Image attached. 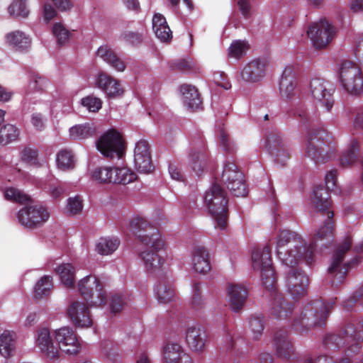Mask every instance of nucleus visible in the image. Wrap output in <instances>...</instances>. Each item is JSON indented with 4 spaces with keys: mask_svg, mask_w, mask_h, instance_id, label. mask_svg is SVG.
Returning a JSON list of instances; mask_svg holds the SVG:
<instances>
[{
    "mask_svg": "<svg viewBox=\"0 0 363 363\" xmlns=\"http://www.w3.org/2000/svg\"><path fill=\"white\" fill-rule=\"evenodd\" d=\"M312 203L317 212L327 218L324 225L314 233L308 247L302 237L294 231L281 230L277 238V257L283 264L291 267L287 274L286 286L294 298L304 296L309 283L306 273L294 267L301 260H304L308 265L312 264L317 242L323 241L321 245L327 247L334 237V212L331 209L329 193L323 186L314 187Z\"/></svg>",
    "mask_w": 363,
    "mask_h": 363,
    "instance_id": "1",
    "label": "nucleus"
},
{
    "mask_svg": "<svg viewBox=\"0 0 363 363\" xmlns=\"http://www.w3.org/2000/svg\"><path fill=\"white\" fill-rule=\"evenodd\" d=\"M252 261L253 268L261 272L264 287L271 293L270 315L279 320L288 318L292 314L294 306L276 288L277 278L272 265L271 247L267 245L262 249L255 248L252 252Z\"/></svg>",
    "mask_w": 363,
    "mask_h": 363,
    "instance_id": "2",
    "label": "nucleus"
},
{
    "mask_svg": "<svg viewBox=\"0 0 363 363\" xmlns=\"http://www.w3.org/2000/svg\"><path fill=\"white\" fill-rule=\"evenodd\" d=\"M130 230L135 234L139 242L145 245H151V250H144L139 254L148 272L159 269L164 263V259L158 255V251L163 249L164 242L158 230L141 217L132 219Z\"/></svg>",
    "mask_w": 363,
    "mask_h": 363,
    "instance_id": "3",
    "label": "nucleus"
},
{
    "mask_svg": "<svg viewBox=\"0 0 363 363\" xmlns=\"http://www.w3.org/2000/svg\"><path fill=\"white\" fill-rule=\"evenodd\" d=\"M336 300L337 298L325 303L322 298H316L307 303L294 318L292 327L297 332L302 333L315 326H325Z\"/></svg>",
    "mask_w": 363,
    "mask_h": 363,
    "instance_id": "4",
    "label": "nucleus"
},
{
    "mask_svg": "<svg viewBox=\"0 0 363 363\" xmlns=\"http://www.w3.org/2000/svg\"><path fill=\"white\" fill-rule=\"evenodd\" d=\"M352 243V238L347 236L334 251L326 277L327 284L332 287L336 288L342 284L350 267L359 262V257H356L351 262L342 264L345 255L351 249Z\"/></svg>",
    "mask_w": 363,
    "mask_h": 363,
    "instance_id": "5",
    "label": "nucleus"
},
{
    "mask_svg": "<svg viewBox=\"0 0 363 363\" xmlns=\"http://www.w3.org/2000/svg\"><path fill=\"white\" fill-rule=\"evenodd\" d=\"M204 201L209 213L216 220V227L220 230L225 229L228 218V199L226 191L218 183L217 179L211 189L206 192Z\"/></svg>",
    "mask_w": 363,
    "mask_h": 363,
    "instance_id": "6",
    "label": "nucleus"
},
{
    "mask_svg": "<svg viewBox=\"0 0 363 363\" xmlns=\"http://www.w3.org/2000/svg\"><path fill=\"white\" fill-rule=\"evenodd\" d=\"M362 341L363 335L360 334V331L357 330L353 323H350L337 332L325 334L322 343L325 350L335 351Z\"/></svg>",
    "mask_w": 363,
    "mask_h": 363,
    "instance_id": "7",
    "label": "nucleus"
},
{
    "mask_svg": "<svg viewBox=\"0 0 363 363\" xmlns=\"http://www.w3.org/2000/svg\"><path fill=\"white\" fill-rule=\"evenodd\" d=\"M326 137L323 130H313L308 135L306 153L316 164L326 163L333 152L332 143H328Z\"/></svg>",
    "mask_w": 363,
    "mask_h": 363,
    "instance_id": "8",
    "label": "nucleus"
},
{
    "mask_svg": "<svg viewBox=\"0 0 363 363\" xmlns=\"http://www.w3.org/2000/svg\"><path fill=\"white\" fill-rule=\"evenodd\" d=\"M78 289L91 306H100L107 303L106 292L101 281L94 276H86L78 283Z\"/></svg>",
    "mask_w": 363,
    "mask_h": 363,
    "instance_id": "9",
    "label": "nucleus"
},
{
    "mask_svg": "<svg viewBox=\"0 0 363 363\" xmlns=\"http://www.w3.org/2000/svg\"><path fill=\"white\" fill-rule=\"evenodd\" d=\"M341 84L347 92L359 95L363 92V73L354 62L345 60L340 69Z\"/></svg>",
    "mask_w": 363,
    "mask_h": 363,
    "instance_id": "10",
    "label": "nucleus"
},
{
    "mask_svg": "<svg viewBox=\"0 0 363 363\" xmlns=\"http://www.w3.org/2000/svg\"><path fill=\"white\" fill-rule=\"evenodd\" d=\"M221 179L235 196L245 197L248 194L245 176L234 162L230 160L225 162Z\"/></svg>",
    "mask_w": 363,
    "mask_h": 363,
    "instance_id": "11",
    "label": "nucleus"
},
{
    "mask_svg": "<svg viewBox=\"0 0 363 363\" xmlns=\"http://www.w3.org/2000/svg\"><path fill=\"white\" fill-rule=\"evenodd\" d=\"M96 147L106 157L120 159L124 154L125 143L121 135L111 129L99 139Z\"/></svg>",
    "mask_w": 363,
    "mask_h": 363,
    "instance_id": "12",
    "label": "nucleus"
},
{
    "mask_svg": "<svg viewBox=\"0 0 363 363\" xmlns=\"http://www.w3.org/2000/svg\"><path fill=\"white\" fill-rule=\"evenodd\" d=\"M50 216L48 210L40 206H26L18 213V222L26 228L33 229L40 227Z\"/></svg>",
    "mask_w": 363,
    "mask_h": 363,
    "instance_id": "13",
    "label": "nucleus"
},
{
    "mask_svg": "<svg viewBox=\"0 0 363 363\" xmlns=\"http://www.w3.org/2000/svg\"><path fill=\"white\" fill-rule=\"evenodd\" d=\"M335 34V28L325 19L313 23L307 30L308 37L318 49L325 48L333 40Z\"/></svg>",
    "mask_w": 363,
    "mask_h": 363,
    "instance_id": "14",
    "label": "nucleus"
},
{
    "mask_svg": "<svg viewBox=\"0 0 363 363\" xmlns=\"http://www.w3.org/2000/svg\"><path fill=\"white\" fill-rule=\"evenodd\" d=\"M266 147L274 162L281 166L286 164L290 159V150L281 133L273 131L266 138Z\"/></svg>",
    "mask_w": 363,
    "mask_h": 363,
    "instance_id": "15",
    "label": "nucleus"
},
{
    "mask_svg": "<svg viewBox=\"0 0 363 363\" xmlns=\"http://www.w3.org/2000/svg\"><path fill=\"white\" fill-rule=\"evenodd\" d=\"M329 84L321 78H313L309 84L310 93L312 97L330 112L334 105V89L328 87Z\"/></svg>",
    "mask_w": 363,
    "mask_h": 363,
    "instance_id": "16",
    "label": "nucleus"
},
{
    "mask_svg": "<svg viewBox=\"0 0 363 363\" xmlns=\"http://www.w3.org/2000/svg\"><path fill=\"white\" fill-rule=\"evenodd\" d=\"M55 340L58 349L69 354H76L81 349V345L75 332L69 327H63L55 330Z\"/></svg>",
    "mask_w": 363,
    "mask_h": 363,
    "instance_id": "17",
    "label": "nucleus"
},
{
    "mask_svg": "<svg viewBox=\"0 0 363 363\" xmlns=\"http://www.w3.org/2000/svg\"><path fill=\"white\" fill-rule=\"evenodd\" d=\"M134 163L138 172L149 174L154 169L149 143L145 140H139L134 150Z\"/></svg>",
    "mask_w": 363,
    "mask_h": 363,
    "instance_id": "18",
    "label": "nucleus"
},
{
    "mask_svg": "<svg viewBox=\"0 0 363 363\" xmlns=\"http://www.w3.org/2000/svg\"><path fill=\"white\" fill-rule=\"evenodd\" d=\"M279 91L283 97L289 100L301 97V91L297 86L296 74L292 67H286L283 71L279 82Z\"/></svg>",
    "mask_w": 363,
    "mask_h": 363,
    "instance_id": "19",
    "label": "nucleus"
},
{
    "mask_svg": "<svg viewBox=\"0 0 363 363\" xmlns=\"http://www.w3.org/2000/svg\"><path fill=\"white\" fill-rule=\"evenodd\" d=\"M67 315L77 327L88 328L92 325L90 311L86 303L73 301L67 308Z\"/></svg>",
    "mask_w": 363,
    "mask_h": 363,
    "instance_id": "20",
    "label": "nucleus"
},
{
    "mask_svg": "<svg viewBox=\"0 0 363 363\" xmlns=\"http://www.w3.org/2000/svg\"><path fill=\"white\" fill-rule=\"evenodd\" d=\"M273 344L278 357L287 362L291 361L295 350L286 330L280 329L275 333Z\"/></svg>",
    "mask_w": 363,
    "mask_h": 363,
    "instance_id": "21",
    "label": "nucleus"
},
{
    "mask_svg": "<svg viewBox=\"0 0 363 363\" xmlns=\"http://www.w3.org/2000/svg\"><path fill=\"white\" fill-rule=\"evenodd\" d=\"M248 297L247 289L238 284H230L227 288V298L230 308L240 313L244 308Z\"/></svg>",
    "mask_w": 363,
    "mask_h": 363,
    "instance_id": "22",
    "label": "nucleus"
},
{
    "mask_svg": "<svg viewBox=\"0 0 363 363\" xmlns=\"http://www.w3.org/2000/svg\"><path fill=\"white\" fill-rule=\"evenodd\" d=\"M207 333L201 326L188 327L186 331V342L190 350L197 352L204 350L207 342Z\"/></svg>",
    "mask_w": 363,
    "mask_h": 363,
    "instance_id": "23",
    "label": "nucleus"
},
{
    "mask_svg": "<svg viewBox=\"0 0 363 363\" xmlns=\"http://www.w3.org/2000/svg\"><path fill=\"white\" fill-rule=\"evenodd\" d=\"M36 345L48 358L52 359L58 358V347L54 344L48 328H43L38 330Z\"/></svg>",
    "mask_w": 363,
    "mask_h": 363,
    "instance_id": "24",
    "label": "nucleus"
},
{
    "mask_svg": "<svg viewBox=\"0 0 363 363\" xmlns=\"http://www.w3.org/2000/svg\"><path fill=\"white\" fill-rule=\"evenodd\" d=\"M266 63L259 59L253 60L246 65L240 72V77L245 82H257L265 75Z\"/></svg>",
    "mask_w": 363,
    "mask_h": 363,
    "instance_id": "25",
    "label": "nucleus"
},
{
    "mask_svg": "<svg viewBox=\"0 0 363 363\" xmlns=\"http://www.w3.org/2000/svg\"><path fill=\"white\" fill-rule=\"evenodd\" d=\"M96 84L108 97L120 96L123 93V89L118 80L110 74L101 72L96 77Z\"/></svg>",
    "mask_w": 363,
    "mask_h": 363,
    "instance_id": "26",
    "label": "nucleus"
},
{
    "mask_svg": "<svg viewBox=\"0 0 363 363\" xmlns=\"http://www.w3.org/2000/svg\"><path fill=\"white\" fill-rule=\"evenodd\" d=\"M96 55L116 71L123 72L125 69L124 61L109 46L106 45L100 46Z\"/></svg>",
    "mask_w": 363,
    "mask_h": 363,
    "instance_id": "27",
    "label": "nucleus"
},
{
    "mask_svg": "<svg viewBox=\"0 0 363 363\" xmlns=\"http://www.w3.org/2000/svg\"><path fill=\"white\" fill-rule=\"evenodd\" d=\"M193 265L194 269L201 274H205L211 269L209 253L203 246H196L193 252Z\"/></svg>",
    "mask_w": 363,
    "mask_h": 363,
    "instance_id": "28",
    "label": "nucleus"
},
{
    "mask_svg": "<svg viewBox=\"0 0 363 363\" xmlns=\"http://www.w3.org/2000/svg\"><path fill=\"white\" fill-rule=\"evenodd\" d=\"M180 91L184 96V103L188 108L194 111L200 107L202 101L199 91L195 86L184 84L181 85Z\"/></svg>",
    "mask_w": 363,
    "mask_h": 363,
    "instance_id": "29",
    "label": "nucleus"
},
{
    "mask_svg": "<svg viewBox=\"0 0 363 363\" xmlns=\"http://www.w3.org/2000/svg\"><path fill=\"white\" fill-rule=\"evenodd\" d=\"M152 28L156 36L162 42H169L172 38V31L166 18L160 13H156L152 18Z\"/></svg>",
    "mask_w": 363,
    "mask_h": 363,
    "instance_id": "30",
    "label": "nucleus"
},
{
    "mask_svg": "<svg viewBox=\"0 0 363 363\" xmlns=\"http://www.w3.org/2000/svg\"><path fill=\"white\" fill-rule=\"evenodd\" d=\"M96 135V128L94 123H86L76 125L69 128V135L73 140H84Z\"/></svg>",
    "mask_w": 363,
    "mask_h": 363,
    "instance_id": "31",
    "label": "nucleus"
},
{
    "mask_svg": "<svg viewBox=\"0 0 363 363\" xmlns=\"http://www.w3.org/2000/svg\"><path fill=\"white\" fill-rule=\"evenodd\" d=\"M360 144L356 139H353L347 150L342 152L340 157V164L343 167H350L354 164L359 159Z\"/></svg>",
    "mask_w": 363,
    "mask_h": 363,
    "instance_id": "32",
    "label": "nucleus"
},
{
    "mask_svg": "<svg viewBox=\"0 0 363 363\" xmlns=\"http://www.w3.org/2000/svg\"><path fill=\"white\" fill-rule=\"evenodd\" d=\"M185 352L182 347L174 342H167L163 347L162 354L164 363H175Z\"/></svg>",
    "mask_w": 363,
    "mask_h": 363,
    "instance_id": "33",
    "label": "nucleus"
},
{
    "mask_svg": "<svg viewBox=\"0 0 363 363\" xmlns=\"http://www.w3.org/2000/svg\"><path fill=\"white\" fill-rule=\"evenodd\" d=\"M6 39L8 43L17 50H27L31 43L30 38L19 30L9 33Z\"/></svg>",
    "mask_w": 363,
    "mask_h": 363,
    "instance_id": "34",
    "label": "nucleus"
},
{
    "mask_svg": "<svg viewBox=\"0 0 363 363\" xmlns=\"http://www.w3.org/2000/svg\"><path fill=\"white\" fill-rule=\"evenodd\" d=\"M62 283L67 288H72L75 284V269L70 264H62L56 269Z\"/></svg>",
    "mask_w": 363,
    "mask_h": 363,
    "instance_id": "35",
    "label": "nucleus"
},
{
    "mask_svg": "<svg viewBox=\"0 0 363 363\" xmlns=\"http://www.w3.org/2000/svg\"><path fill=\"white\" fill-rule=\"evenodd\" d=\"M52 286V277L48 275L43 276L35 284L34 289L35 298L40 299L49 296Z\"/></svg>",
    "mask_w": 363,
    "mask_h": 363,
    "instance_id": "36",
    "label": "nucleus"
},
{
    "mask_svg": "<svg viewBox=\"0 0 363 363\" xmlns=\"http://www.w3.org/2000/svg\"><path fill=\"white\" fill-rule=\"evenodd\" d=\"M120 245V240L117 238H101L96 245L97 252L102 255L112 254Z\"/></svg>",
    "mask_w": 363,
    "mask_h": 363,
    "instance_id": "37",
    "label": "nucleus"
},
{
    "mask_svg": "<svg viewBox=\"0 0 363 363\" xmlns=\"http://www.w3.org/2000/svg\"><path fill=\"white\" fill-rule=\"evenodd\" d=\"M113 174L114 167H100L92 172L91 178L99 183H113Z\"/></svg>",
    "mask_w": 363,
    "mask_h": 363,
    "instance_id": "38",
    "label": "nucleus"
},
{
    "mask_svg": "<svg viewBox=\"0 0 363 363\" xmlns=\"http://www.w3.org/2000/svg\"><path fill=\"white\" fill-rule=\"evenodd\" d=\"M155 294L158 301L162 303H165L173 299L174 296V289L171 285L163 281L157 285Z\"/></svg>",
    "mask_w": 363,
    "mask_h": 363,
    "instance_id": "39",
    "label": "nucleus"
},
{
    "mask_svg": "<svg viewBox=\"0 0 363 363\" xmlns=\"http://www.w3.org/2000/svg\"><path fill=\"white\" fill-rule=\"evenodd\" d=\"M219 145L223 151L228 155H233L236 152V146L227 131L221 128L218 133Z\"/></svg>",
    "mask_w": 363,
    "mask_h": 363,
    "instance_id": "40",
    "label": "nucleus"
},
{
    "mask_svg": "<svg viewBox=\"0 0 363 363\" xmlns=\"http://www.w3.org/2000/svg\"><path fill=\"white\" fill-rule=\"evenodd\" d=\"M113 183L127 184L136 179L135 174L127 167H114Z\"/></svg>",
    "mask_w": 363,
    "mask_h": 363,
    "instance_id": "41",
    "label": "nucleus"
},
{
    "mask_svg": "<svg viewBox=\"0 0 363 363\" xmlns=\"http://www.w3.org/2000/svg\"><path fill=\"white\" fill-rule=\"evenodd\" d=\"M18 128L11 124H6L0 129V143L6 145L14 140L18 137Z\"/></svg>",
    "mask_w": 363,
    "mask_h": 363,
    "instance_id": "42",
    "label": "nucleus"
},
{
    "mask_svg": "<svg viewBox=\"0 0 363 363\" xmlns=\"http://www.w3.org/2000/svg\"><path fill=\"white\" fill-rule=\"evenodd\" d=\"M57 164L60 169L66 170L74 167V157L72 151L62 150L57 155Z\"/></svg>",
    "mask_w": 363,
    "mask_h": 363,
    "instance_id": "43",
    "label": "nucleus"
},
{
    "mask_svg": "<svg viewBox=\"0 0 363 363\" xmlns=\"http://www.w3.org/2000/svg\"><path fill=\"white\" fill-rule=\"evenodd\" d=\"M14 349V340L12 334L4 331L0 336V353L4 357H9Z\"/></svg>",
    "mask_w": 363,
    "mask_h": 363,
    "instance_id": "44",
    "label": "nucleus"
},
{
    "mask_svg": "<svg viewBox=\"0 0 363 363\" xmlns=\"http://www.w3.org/2000/svg\"><path fill=\"white\" fill-rule=\"evenodd\" d=\"M192 169L197 175H201L206 167L207 156L203 152H191L190 154Z\"/></svg>",
    "mask_w": 363,
    "mask_h": 363,
    "instance_id": "45",
    "label": "nucleus"
},
{
    "mask_svg": "<svg viewBox=\"0 0 363 363\" xmlns=\"http://www.w3.org/2000/svg\"><path fill=\"white\" fill-rule=\"evenodd\" d=\"M170 67L173 70L182 72H195L196 66L195 62L191 60L179 59L170 62Z\"/></svg>",
    "mask_w": 363,
    "mask_h": 363,
    "instance_id": "46",
    "label": "nucleus"
},
{
    "mask_svg": "<svg viewBox=\"0 0 363 363\" xmlns=\"http://www.w3.org/2000/svg\"><path fill=\"white\" fill-rule=\"evenodd\" d=\"M27 0H13V3L9 7V12L11 16H21L26 18L29 13L26 7Z\"/></svg>",
    "mask_w": 363,
    "mask_h": 363,
    "instance_id": "47",
    "label": "nucleus"
},
{
    "mask_svg": "<svg viewBox=\"0 0 363 363\" xmlns=\"http://www.w3.org/2000/svg\"><path fill=\"white\" fill-rule=\"evenodd\" d=\"M249 326L253 334L252 338L258 340L264 328V320L262 317L252 316L249 319Z\"/></svg>",
    "mask_w": 363,
    "mask_h": 363,
    "instance_id": "48",
    "label": "nucleus"
},
{
    "mask_svg": "<svg viewBox=\"0 0 363 363\" xmlns=\"http://www.w3.org/2000/svg\"><path fill=\"white\" fill-rule=\"evenodd\" d=\"M4 196L7 200L24 203L30 201V197L15 188H9L5 191Z\"/></svg>",
    "mask_w": 363,
    "mask_h": 363,
    "instance_id": "49",
    "label": "nucleus"
},
{
    "mask_svg": "<svg viewBox=\"0 0 363 363\" xmlns=\"http://www.w3.org/2000/svg\"><path fill=\"white\" fill-rule=\"evenodd\" d=\"M52 33L60 45H64L68 40L70 34L69 31L60 23L54 24Z\"/></svg>",
    "mask_w": 363,
    "mask_h": 363,
    "instance_id": "50",
    "label": "nucleus"
},
{
    "mask_svg": "<svg viewBox=\"0 0 363 363\" xmlns=\"http://www.w3.org/2000/svg\"><path fill=\"white\" fill-rule=\"evenodd\" d=\"M247 46L245 42L238 40L233 43L229 48V55L239 59L242 57L245 53Z\"/></svg>",
    "mask_w": 363,
    "mask_h": 363,
    "instance_id": "51",
    "label": "nucleus"
},
{
    "mask_svg": "<svg viewBox=\"0 0 363 363\" xmlns=\"http://www.w3.org/2000/svg\"><path fill=\"white\" fill-rule=\"evenodd\" d=\"M360 342H356L347 347L345 352V357L340 359L338 363H352V356L357 354L361 350Z\"/></svg>",
    "mask_w": 363,
    "mask_h": 363,
    "instance_id": "52",
    "label": "nucleus"
},
{
    "mask_svg": "<svg viewBox=\"0 0 363 363\" xmlns=\"http://www.w3.org/2000/svg\"><path fill=\"white\" fill-rule=\"evenodd\" d=\"M82 104L91 112H97L102 105L101 101L94 96H86L82 99Z\"/></svg>",
    "mask_w": 363,
    "mask_h": 363,
    "instance_id": "53",
    "label": "nucleus"
},
{
    "mask_svg": "<svg viewBox=\"0 0 363 363\" xmlns=\"http://www.w3.org/2000/svg\"><path fill=\"white\" fill-rule=\"evenodd\" d=\"M38 151L30 147H25L21 152V157L23 161L31 164H38Z\"/></svg>",
    "mask_w": 363,
    "mask_h": 363,
    "instance_id": "54",
    "label": "nucleus"
},
{
    "mask_svg": "<svg viewBox=\"0 0 363 363\" xmlns=\"http://www.w3.org/2000/svg\"><path fill=\"white\" fill-rule=\"evenodd\" d=\"M192 306L196 309L202 308L203 306V299L201 296L200 284L195 282L193 286V296L191 301Z\"/></svg>",
    "mask_w": 363,
    "mask_h": 363,
    "instance_id": "55",
    "label": "nucleus"
},
{
    "mask_svg": "<svg viewBox=\"0 0 363 363\" xmlns=\"http://www.w3.org/2000/svg\"><path fill=\"white\" fill-rule=\"evenodd\" d=\"M125 304L124 297L119 294L112 296L110 303V309L112 313L116 314L122 311Z\"/></svg>",
    "mask_w": 363,
    "mask_h": 363,
    "instance_id": "56",
    "label": "nucleus"
},
{
    "mask_svg": "<svg viewBox=\"0 0 363 363\" xmlns=\"http://www.w3.org/2000/svg\"><path fill=\"white\" fill-rule=\"evenodd\" d=\"M82 201L79 196L69 198L67 203V209L72 215H75L81 212L82 210Z\"/></svg>",
    "mask_w": 363,
    "mask_h": 363,
    "instance_id": "57",
    "label": "nucleus"
},
{
    "mask_svg": "<svg viewBox=\"0 0 363 363\" xmlns=\"http://www.w3.org/2000/svg\"><path fill=\"white\" fill-rule=\"evenodd\" d=\"M122 38L125 41L133 45H138L143 40V37L141 34L133 31L124 32L122 34Z\"/></svg>",
    "mask_w": 363,
    "mask_h": 363,
    "instance_id": "58",
    "label": "nucleus"
},
{
    "mask_svg": "<svg viewBox=\"0 0 363 363\" xmlns=\"http://www.w3.org/2000/svg\"><path fill=\"white\" fill-rule=\"evenodd\" d=\"M337 177V171L336 169L330 170L326 174L325 182L328 190L331 191H336Z\"/></svg>",
    "mask_w": 363,
    "mask_h": 363,
    "instance_id": "59",
    "label": "nucleus"
},
{
    "mask_svg": "<svg viewBox=\"0 0 363 363\" xmlns=\"http://www.w3.org/2000/svg\"><path fill=\"white\" fill-rule=\"evenodd\" d=\"M293 115L294 116H298L299 119L304 123H308L311 122L310 116L308 111H306L304 105L300 104L298 107L296 108L293 111Z\"/></svg>",
    "mask_w": 363,
    "mask_h": 363,
    "instance_id": "60",
    "label": "nucleus"
},
{
    "mask_svg": "<svg viewBox=\"0 0 363 363\" xmlns=\"http://www.w3.org/2000/svg\"><path fill=\"white\" fill-rule=\"evenodd\" d=\"M239 10L245 18L250 16L251 5L250 0H239L238 1Z\"/></svg>",
    "mask_w": 363,
    "mask_h": 363,
    "instance_id": "61",
    "label": "nucleus"
},
{
    "mask_svg": "<svg viewBox=\"0 0 363 363\" xmlns=\"http://www.w3.org/2000/svg\"><path fill=\"white\" fill-rule=\"evenodd\" d=\"M31 123L38 130H42L45 127L43 117L39 113H35L32 115Z\"/></svg>",
    "mask_w": 363,
    "mask_h": 363,
    "instance_id": "62",
    "label": "nucleus"
},
{
    "mask_svg": "<svg viewBox=\"0 0 363 363\" xmlns=\"http://www.w3.org/2000/svg\"><path fill=\"white\" fill-rule=\"evenodd\" d=\"M48 81L45 78L41 77H35L30 83V86L35 90H42L46 86Z\"/></svg>",
    "mask_w": 363,
    "mask_h": 363,
    "instance_id": "63",
    "label": "nucleus"
},
{
    "mask_svg": "<svg viewBox=\"0 0 363 363\" xmlns=\"http://www.w3.org/2000/svg\"><path fill=\"white\" fill-rule=\"evenodd\" d=\"M303 359H310L312 363H337L333 357L327 354H320L314 361L311 357H306Z\"/></svg>",
    "mask_w": 363,
    "mask_h": 363,
    "instance_id": "64",
    "label": "nucleus"
}]
</instances>
